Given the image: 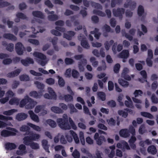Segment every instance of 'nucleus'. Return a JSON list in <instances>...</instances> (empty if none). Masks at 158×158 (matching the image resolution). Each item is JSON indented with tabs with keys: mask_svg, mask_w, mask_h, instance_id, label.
Listing matches in <instances>:
<instances>
[{
	"mask_svg": "<svg viewBox=\"0 0 158 158\" xmlns=\"http://www.w3.org/2000/svg\"><path fill=\"white\" fill-rule=\"evenodd\" d=\"M17 110L15 109H12L7 111H4L3 114L7 116H10L13 114L14 113L17 112Z\"/></svg>",
	"mask_w": 158,
	"mask_h": 158,
	"instance_id": "31",
	"label": "nucleus"
},
{
	"mask_svg": "<svg viewBox=\"0 0 158 158\" xmlns=\"http://www.w3.org/2000/svg\"><path fill=\"white\" fill-rule=\"evenodd\" d=\"M33 15L35 17L40 19H43L45 16L43 13L40 11L36 10L33 11L32 12Z\"/></svg>",
	"mask_w": 158,
	"mask_h": 158,
	"instance_id": "16",
	"label": "nucleus"
},
{
	"mask_svg": "<svg viewBox=\"0 0 158 158\" xmlns=\"http://www.w3.org/2000/svg\"><path fill=\"white\" fill-rule=\"evenodd\" d=\"M128 130L130 131V133H131L132 135L135 136V129L132 125H130L129 126Z\"/></svg>",
	"mask_w": 158,
	"mask_h": 158,
	"instance_id": "63",
	"label": "nucleus"
},
{
	"mask_svg": "<svg viewBox=\"0 0 158 158\" xmlns=\"http://www.w3.org/2000/svg\"><path fill=\"white\" fill-rule=\"evenodd\" d=\"M51 110L52 112L56 114H62L63 112L62 110L60 107L56 106L52 107Z\"/></svg>",
	"mask_w": 158,
	"mask_h": 158,
	"instance_id": "24",
	"label": "nucleus"
},
{
	"mask_svg": "<svg viewBox=\"0 0 158 158\" xmlns=\"http://www.w3.org/2000/svg\"><path fill=\"white\" fill-rule=\"evenodd\" d=\"M81 151L83 153L85 154L89 157L90 158L92 157V154L89 152V151L87 150L85 148H82L81 149Z\"/></svg>",
	"mask_w": 158,
	"mask_h": 158,
	"instance_id": "53",
	"label": "nucleus"
},
{
	"mask_svg": "<svg viewBox=\"0 0 158 158\" xmlns=\"http://www.w3.org/2000/svg\"><path fill=\"white\" fill-rule=\"evenodd\" d=\"M19 78L22 81H28L30 80L29 76L25 74H23L20 76Z\"/></svg>",
	"mask_w": 158,
	"mask_h": 158,
	"instance_id": "39",
	"label": "nucleus"
},
{
	"mask_svg": "<svg viewBox=\"0 0 158 158\" xmlns=\"http://www.w3.org/2000/svg\"><path fill=\"white\" fill-rule=\"evenodd\" d=\"M152 102L153 103L157 104L158 103V98L156 97L154 94H153L151 97Z\"/></svg>",
	"mask_w": 158,
	"mask_h": 158,
	"instance_id": "59",
	"label": "nucleus"
},
{
	"mask_svg": "<svg viewBox=\"0 0 158 158\" xmlns=\"http://www.w3.org/2000/svg\"><path fill=\"white\" fill-rule=\"evenodd\" d=\"M18 149L19 150L16 151V153L18 155L22 156L27 153L26 147L23 144L20 145L19 146Z\"/></svg>",
	"mask_w": 158,
	"mask_h": 158,
	"instance_id": "9",
	"label": "nucleus"
},
{
	"mask_svg": "<svg viewBox=\"0 0 158 158\" xmlns=\"http://www.w3.org/2000/svg\"><path fill=\"white\" fill-rule=\"evenodd\" d=\"M29 146H30L32 149H38L39 148V144L37 143H35L33 142H31Z\"/></svg>",
	"mask_w": 158,
	"mask_h": 158,
	"instance_id": "52",
	"label": "nucleus"
},
{
	"mask_svg": "<svg viewBox=\"0 0 158 158\" xmlns=\"http://www.w3.org/2000/svg\"><path fill=\"white\" fill-rule=\"evenodd\" d=\"M66 117L64 118H58L56 119L59 126L62 129L69 130L70 129L71 127L68 123L67 116L65 115Z\"/></svg>",
	"mask_w": 158,
	"mask_h": 158,
	"instance_id": "1",
	"label": "nucleus"
},
{
	"mask_svg": "<svg viewBox=\"0 0 158 158\" xmlns=\"http://www.w3.org/2000/svg\"><path fill=\"white\" fill-rule=\"evenodd\" d=\"M16 134L14 132L6 130H3L1 132V135L3 137H6L10 136H14Z\"/></svg>",
	"mask_w": 158,
	"mask_h": 158,
	"instance_id": "11",
	"label": "nucleus"
},
{
	"mask_svg": "<svg viewBox=\"0 0 158 158\" xmlns=\"http://www.w3.org/2000/svg\"><path fill=\"white\" fill-rule=\"evenodd\" d=\"M57 77L58 78V83L59 86L60 87H63L65 85V82L63 79L60 76H58Z\"/></svg>",
	"mask_w": 158,
	"mask_h": 158,
	"instance_id": "38",
	"label": "nucleus"
},
{
	"mask_svg": "<svg viewBox=\"0 0 158 158\" xmlns=\"http://www.w3.org/2000/svg\"><path fill=\"white\" fill-rule=\"evenodd\" d=\"M29 95L31 97H33L34 98H40L41 95L39 94L37 92L35 91L31 92L29 94Z\"/></svg>",
	"mask_w": 158,
	"mask_h": 158,
	"instance_id": "42",
	"label": "nucleus"
},
{
	"mask_svg": "<svg viewBox=\"0 0 158 158\" xmlns=\"http://www.w3.org/2000/svg\"><path fill=\"white\" fill-rule=\"evenodd\" d=\"M21 63L24 66H27L29 64H33L34 61L30 57H27L25 59H22L21 60Z\"/></svg>",
	"mask_w": 158,
	"mask_h": 158,
	"instance_id": "13",
	"label": "nucleus"
},
{
	"mask_svg": "<svg viewBox=\"0 0 158 158\" xmlns=\"http://www.w3.org/2000/svg\"><path fill=\"white\" fill-rule=\"evenodd\" d=\"M28 41L29 43L36 45H38L39 44V41L36 39H28Z\"/></svg>",
	"mask_w": 158,
	"mask_h": 158,
	"instance_id": "61",
	"label": "nucleus"
},
{
	"mask_svg": "<svg viewBox=\"0 0 158 158\" xmlns=\"http://www.w3.org/2000/svg\"><path fill=\"white\" fill-rule=\"evenodd\" d=\"M56 30L52 29L51 31V32L53 35L56 36H60L61 33L58 31H59L61 32H64L65 31V29L64 27H55Z\"/></svg>",
	"mask_w": 158,
	"mask_h": 158,
	"instance_id": "8",
	"label": "nucleus"
},
{
	"mask_svg": "<svg viewBox=\"0 0 158 158\" xmlns=\"http://www.w3.org/2000/svg\"><path fill=\"white\" fill-rule=\"evenodd\" d=\"M16 147V145L14 143L7 142L5 144V148L7 151H10L15 149Z\"/></svg>",
	"mask_w": 158,
	"mask_h": 158,
	"instance_id": "12",
	"label": "nucleus"
},
{
	"mask_svg": "<svg viewBox=\"0 0 158 158\" xmlns=\"http://www.w3.org/2000/svg\"><path fill=\"white\" fill-rule=\"evenodd\" d=\"M69 121L72 128L74 130H77V127L73 120L70 117H69Z\"/></svg>",
	"mask_w": 158,
	"mask_h": 158,
	"instance_id": "51",
	"label": "nucleus"
},
{
	"mask_svg": "<svg viewBox=\"0 0 158 158\" xmlns=\"http://www.w3.org/2000/svg\"><path fill=\"white\" fill-rule=\"evenodd\" d=\"M27 125L30 127H31L34 130L40 131H41V128L39 126L36 125L31 123H28Z\"/></svg>",
	"mask_w": 158,
	"mask_h": 158,
	"instance_id": "37",
	"label": "nucleus"
},
{
	"mask_svg": "<svg viewBox=\"0 0 158 158\" xmlns=\"http://www.w3.org/2000/svg\"><path fill=\"white\" fill-rule=\"evenodd\" d=\"M48 92L49 94L46 93L44 95L45 98L49 99H53L56 100L57 99V95L51 88H49Z\"/></svg>",
	"mask_w": 158,
	"mask_h": 158,
	"instance_id": "4",
	"label": "nucleus"
},
{
	"mask_svg": "<svg viewBox=\"0 0 158 158\" xmlns=\"http://www.w3.org/2000/svg\"><path fill=\"white\" fill-rule=\"evenodd\" d=\"M94 14L98 15L102 17H105L106 15V14L102 11L97 10L94 9L93 10Z\"/></svg>",
	"mask_w": 158,
	"mask_h": 158,
	"instance_id": "33",
	"label": "nucleus"
},
{
	"mask_svg": "<svg viewBox=\"0 0 158 158\" xmlns=\"http://www.w3.org/2000/svg\"><path fill=\"white\" fill-rule=\"evenodd\" d=\"M108 123L110 126H114L116 124V121L113 118H111L110 119L107 120Z\"/></svg>",
	"mask_w": 158,
	"mask_h": 158,
	"instance_id": "54",
	"label": "nucleus"
},
{
	"mask_svg": "<svg viewBox=\"0 0 158 158\" xmlns=\"http://www.w3.org/2000/svg\"><path fill=\"white\" fill-rule=\"evenodd\" d=\"M141 115L147 118L150 119H152L153 116L152 114L149 113L145 112H141Z\"/></svg>",
	"mask_w": 158,
	"mask_h": 158,
	"instance_id": "34",
	"label": "nucleus"
},
{
	"mask_svg": "<svg viewBox=\"0 0 158 158\" xmlns=\"http://www.w3.org/2000/svg\"><path fill=\"white\" fill-rule=\"evenodd\" d=\"M27 96L26 98L22 99L20 102L19 104V106L21 108L23 107L24 106H26L27 104Z\"/></svg>",
	"mask_w": 158,
	"mask_h": 158,
	"instance_id": "43",
	"label": "nucleus"
},
{
	"mask_svg": "<svg viewBox=\"0 0 158 158\" xmlns=\"http://www.w3.org/2000/svg\"><path fill=\"white\" fill-rule=\"evenodd\" d=\"M145 127L144 125H141L139 128V132L140 134L142 135L145 132Z\"/></svg>",
	"mask_w": 158,
	"mask_h": 158,
	"instance_id": "60",
	"label": "nucleus"
},
{
	"mask_svg": "<svg viewBox=\"0 0 158 158\" xmlns=\"http://www.w3.org/2000/svg\"><path fill=\"white\" fill-rule=\"evenodd\" d=\"M45 11L48 15V19L49 21H54L58 19V17L57 15L54 14V11H49L48 9L46 8L45 10Z\"/></svg>",
	"mask_w": 158,
	"mask_h": 158,
	"instance_id": "3",
	"label": "nucleus"
},
{
	"mask_svg": "<svg viewBox=\"0 0 158 158\" xmlns=\"http://www.w3.org/2000/svg\"><path fill=\"white\" fill-rule=\"evenodd\" d=\"M23 140L24 144L27 146H29L33 142L30 135L25 136L23 138Z\"/></svg>",
	"mask_w": 158,
	"mask_h": 158,
	"instance_id": "22",
	"label": "nucleus"
},
{
	"mask_svg": "<svg viewBox=\"0 0 158 158\" xmlns=\"http://www.w3.org/2000/svg\"><path fill=\"white\" fill-rule=\"evenodd\" d=\"M72 155L74 158H80V153L77 149H75L72 153Z\"/></svg>",
	"mask_w": 158,
	"mask_h": 158,
	"instance_id": "49",
	"label": "nucleus"
},
{
	"mask_svg": "<svg viewBox=\"0 0 158 158\" xmlns=\"http://www.w3.org/2000/svg\"><path fill=\"white\" fill-rule=\"evenodd\" d=\"M69 132L73 138L75 143L77 144L78 143H79V140L77 134L73 130H70Z\"/></svg>",
	"mask_w": 158,
	"mask_h": 158,
	"instance_id": "25",
	"label": "nucleus"
},
{
	"mask_svg": "<svg viewBox=\"0 0 158 158\" xmlns=\"http://www.w3.org/2000/svg\"><path fill=\"white\" fill-rule=\"evenodd\" d=\"M34 56L41 60H45L46 59V56L43 54L37 52H35L33 53Z\"/></svg>",
	"mask_w": 158,
	"mask_h": 158,
	"instance_id": "23",
	"label": "nucleus"
},
{
	"mask_svg": "<svg viewBox=\"0 0 158 158\" xmlns=\"http://www.w3.org/2000/svg\"><path fill=\"white\" fill-rule=\"evenodd\" d=\"M125 105L128 108H132L133 107V104L132 101H128L126 100L125 101Z\"/></svg>",
	"mask_w": 158,
	"mask_h": 158,
	"instance_id": "64",
	"label": "nucleus"
},
{
	"mask_svg": "<svg viewBox=\"0 0 158 158\" xmlns=\"http://www.w3.org/2000/svg\"><path fill=\"white\" fill-rule=\"evenodd\" d=\"M0 119L7 121L8 120H12L13 119V118L11 117L6 116L2 114H0Z\"/></svg>",
	"mask_w": 158,
	"mask_h": 158,
	"instance_id": "47",
	"label": "nucleus"
},
{
	"mask_svg": "<svg viewBox=\"0 0 158 158\" xmlns=\"http://www.w3.org/2000/svg\"><path fill=\"white\" fill-rule=\"evenodd\" d=\"M14 48V45L13 43H9L8 44L6 48V49L10 52H12L13 51Z\"/></svg>",
	"mask_w": 158,
	"mask_h": 158,
	"instance_id": "57",
	"label": "nucleus"
},
{
	"mask_svg": "<svg viewBox=\"0 0 158 158\" xmlns=\"http://www.w3.org/2000/svg\"><path fill=\"white\" fill-rule=\"evenodd\" d=\"M92 6L94 7L95 8L99 9L101 10L102 9V6L99 3L95 2H92Z\"/></svg>",
	"mask_w": 158,
	"mask_h": 158,
	"instance_id": "50",
	"label": "nucleus"
},
{
	"mask_svg": "<svg viewBox=\"0 0 158 158\" xmlns=\"http://www.w3.org/2000/svg\"><path fill=\"white\" fill-rule=\"evenodd\" d=\"M30 136L33 141L38 139L40 137V135L36 133H31L30 134Z\"/></svg>",
	"mask_w": 158,
	"mask_h": 158,
	"instance_id": "44",
	"label": "nucleus"
},
{
	"mask_svg": "<svg viewBox=\"0 0 158 158\" xmlns=\"http://www.w3.org/2000/svg\"><path fill=\"white\" fill-rule=\"evenodd\" d=\"M118 82L120 85L124 87H128L129 85V82L122 79H119Z\"/></svg>",
	"mask_w": 158,
	"mask_h": 158,
	"instance_id": "32",
	"label": "nucleus"
},
{
	"mask_svg": "<svg viewBox=\"0 0 158 158\" xmlns=\"http://www.w3.org/2000/svg\"><path fill=\"white\" fill-rule=\"evenodd\" d=\"M20 100L15 98H11L9 101V104L10 105H18L20 102Z\"/></svg>",
	"mask_w": 158,
	"mask_h": 158,
	"instance_id": "27",
	"label": "nucleus"
},
{
	"mask_svg": "<svg viewBox=\"0 0 158 158\" xmlns=\"http://www.w3.org/2000/svg\"><path fill=\"white\" fill-rule=\"evenodd\" d=\"M15 50L16 51L19 55H22L23 54V49H24V48L23 44L20 42L17 43L15 45Z\"/></svg>",
	"mask_w": 158,
	"mask_h": 158,
	"instance_id": "10",
	"label": "nucleus"
},
{
	"mask_svg": "<svg viewBox=\"0 0 158 158\" xmlns=\"http://www.w3.org/2000/svg\"><path fill=\"white\" fill-rule=\"evenodd\" d=\"M46 123L52 128H55L56 126V124L54 120L49 119L46 121Z\"/></svg>",
	"mask_w": 158,
	"mask_h": 158,
	"instance_id": "30",
	"label": "nucleus"
},
{
	"mask_svg": "<svg viewBox=\"0 0 158 158\" xmlns=\"http://www.w3.org/2000/svg\"><path fill=\"white\" fill-rule=\"evenodd\" d=\"M147 151L149 153L153 155L156 154L157 152L156 147L153 145L149 146L147 149Z\"/></svg>",
	"mask_w": 158,
	"mask_h": 158,
	"instance_id": "21",
	"label": "nucleus"
},
{
	"mask_svg": "<svg viewBox=\"0 0 158 158\" xmlns=\"http://www.w3.org/2000/svg\"><path fill=\"white\" fill-rule=\"evenodd\" d=\"M129 55V51L127 50H123L118 55L119 57L123 58H127Z\"/></svg>",
	"mask_w": 158,
	"mask_h": 158,
	"instance_id": "18",
	"label": "nucleus"
},
{
	"mask_svg": "<svg viewBox=\"0 0 158 158\" xmlns=\"http://www.w3.org/2000/svg\"><path fill=\"white\" fill-rule=\"evenodd\" d=\"M120 135L124 138H127L130 135V131L127 128L123 129L120 130L119 132Z\"/></svg>",
	"mask_w": 158,
	"mask_h": 158,
	"instance_id": "14",
	"label": "nucleus"
},
{
	"mask_svg": "<svg viewBox=\"0 0 158 158\" xmlns=\"http://www.w3.org/2000/svg\"><path fill=\"white\" fill-rule=\"evenodd\" d=\"M10 3L7 2H3L2 0H0V7H4L9 6Z\"/></svg>",
	"mask_w": 158,
	"mask_h": 158,
	"instance_id": "58",
	"label": "nucleus"
},
{
	"mask_svg": "<svg viewBox=\"0 0 158 158\" xmlns=\"http://www.w3.org/2000/svg\"><path fill=\"white\" fill-rule=\"evenodd\" d=\"M118 113L120 116H121L125 118H126L128 115V113L127 111H125L122 110H118Z\"/></svg>",
	"mask_w": 158,
	"mask_h": 158,
	"instance_id": "35",
	"label": "nucleus"
},
{
	"mask_svg": "<svg viewBox=\"0 0 158 158\" xmlns=\"http://www.w3.org/2000/svg\"><path fill=\"white\" fill-rule=\"evenodd\" d=\"M27 115L24 113H18L16 115L15 118L19 121H21L25 119L27 117Z\"/></svg>",
	"mask_w": 158,
	"mask_h": 158,
	"instance_id": "15",
	"label": "nucleus"
},
{
	"mask_svg": "<svg viewBox=\"0 0 158 158\" xmlns=\"http://www.w3.org/2000/svg\"><path fill=\"white\" fill-rule=\"evenodd\" d=\"M114 43V41L113 40H111L109 42L106 41L104 44L106 50L107 51L108 50L111 46Z\"/></svg>",
	"mask_w": 158,
	"mask_h": 158,
	"instance_id": "29",
	"label": "nucleus"
},
{
	"mask_svg": "<svg viewBox=\"0 0 158 158\" xmlns=\"http://www.w3.org/2000/svg\"><path fill=\"white\" fill-rule=\"evenodd\" d=\"M120 65L119 64L117 63L116 64L114 67L113 70L114 73H119Z\"/></svg>",
	"mask_w": 158,
	"mask_h": 158,
	"instance_id": "48",
	"label": "nucleus"
},
{
	"mask_svg": "<svg viewBox=\"0 0 158 158\" xmlns=\"http://www.w3.org/2000/svg\"><path fill=\"white\" fill-rule=\"evenodd\" d=\"M3 37L13 41H15L17 40L16 37L11 33H5L3 35Z\"/></svg>",
	"mask_w": 158,
	"mask_h": 158,
	"instance_id": "17",
	"label": "nucleus"
},
{
	"mask_svg": "<svg viewBox=\"0 0 158 158\" xmlns=\"http://www.w3.org/2000/svg\"><path fill=\"white\" fill-rule=\"evenodd\" d=\"M32 120L36 122H39V119L38 116L35 114L32 110H29L28 112Z\"/></svg>",
	"mask_w": 158,
	"mask_h": 158,
	"instance_id": "19",
	"label": "nucleus"
},
{
	"mask_svg": "<svg viewBox=\"0 0 158 158\" xmlns=\"http://www.w3.org/2000/svg\"><path fill=\"white\" fill-rule=\"evenodd\" d=\"M59 98L60 99H64L66 102H70L73 100V96L69 94H68L64 95L63 97L62 95L59 96Z\"/></svg>",
	"mask_w": 158,
	"mask_h": 158,
	"instance_id": "20",
	"label": "nucleus"
},
{
	"mask_svg": "<svg viewBox=\"0 0 158 158\" xmlns=\"http://www.w3.org/2000/svg\"><path fill=\"white\" fill-rule=\"evenodd\" d=\"M122 33L123 35H124L123 34H125V37L130 41H131L132 40L133 38L132 36L126 33L124 30V31L122 30Z\"/></svg>",
	"mask_w": 158,
	"mask_h": 158,
	"instance_id": "55",
	"label": "nucleus"
},
{
	"mask_svg": "<svg viewBox=\"0 0 158 158\" xmlns=\"http://www.w3.org/2000/svg\"><path fill=\"white\" fill-rule=\"evenodd\" d=\"M128 3L129 4V7L132 9H134L136 6V3L134 1H132L131 0H128Z\"/></svg>",
	"mask_w": 158,
	"mask_h": 158,
	"instance_id": "56",
	"label": "nucleus"
},
{
	"mask_svg": "<svg viewBox=\"0 0 158 158\" xmlns=\"http://www.w3.org/2000/svg\"><path fill=\"white\" fill-rule=\"evenodd\" d=\"M81 62L78 64V68L80 72H83L84 70V68L82 65V64H85L87 63V61L86 59H83L81 60Z\"/></svg>",
	"mask_w": 158,
	"mask_h": 158,
	"instance_id": "26",
	"label": "nucleus"
},
{
	"mask_svg": "<svg viewBox=\"0 0 158 158\" xmlns=\"http://www.w3.org/2000/svg\"><path fill=\"white\" fill-rule=\"evenodd\" d=\"M98 97L102 101H104L106 100V95L104 93L100 92L98 93Z\"/></svg>",
	"mask_w": 158,
	"mask_h": 158,
	"instance_id": "40",
	"label": "nucleus"
},
{
	"mask_svg": "<svg viewBox=\"0 0 158 158\" xmlns=\"http://www.w3.org/2000/svg\"><path fill=\"white\" fill-rule=\"evenodd\" d=\"M74 62V60L71 58H66L65 59V62L67 65L72 64Z\"/></svg>",
	"mask_w": 158,
	"mask_h": 158,
	"instance_id": "62",
	"label": "nucleus"
},
{
	"mask_svg": "<svg viewBox=\"0 0 158 158\" xmlns=\"http://www.w3.org/2000/svg\"><path fill=\"white\" fill-rule=\"evenodd\" d=\"M90 61L92 63L93 66L94 67H97L98 65V61L96 60V58L94 57H90Z\"/></svg>",
	"mask_w": 158,
	"mask_h": 158,
	"instance_id": "36",
	"label": "nucleus"
},
{
	"mask_svg": "<svg viewBox=\"0 0 158 158\" xmlns=\"http://www.w3.org/2000/svg\"><path fill=\"white\" fill-rule=\"evenodd\" d=\"M42 146L45 151L49 152L48 141L45 139H43L42 141Z\"/></svg>",
	"mask_w": 158,
	"mask_h": 158,
	"instance_id": "28",
	"label": "nucleus"
},
{
	"mask_svg": "<svg viewBox=\"0 0 158 158\" xmlns=\"http://www.w3.org/2000/svg\"><path fill=\"white\" fill-rule=\"evenodd\" d=\"M94 139L96 141L97 144L98 145H101L103 142L105 141L104 136L102 135L100 136L98 133H96L94 136Z\"/></svg>",
	"mask_w": 158,
	"mask_h": 158,
	"instance_id": "5",
	"label": "nucleus"
},
{
	"mask_svg": "<svg viewBox=\"0 0 158 158\" xmlns=\"http://www.w3.org/2000/svg\"><path fill=\"white\" fill-rule=\"evenodd\" d=\"M138 14L139 16H142L144 13V9L143 7L141 5H139L138 9Z\"/></svg>",
	"mask_w": 158,
	"mask_h": 158,
	"instance_id": "41",
	"label": "nucleus"
},
{
	"mask_svg": "<svg viewBox=\"0 0 158 158\" xmlns=\"http://www.w3.org/2000/svg\"><path fill=\"white\" fill-rule=\"evenodd\" d=\"M27 98L28 101H27V105L25 106L26 108L27 109H32L36 104L35 102L33 99L28 96H27Z\"/></svg>",
	"mask_w": 158,
	"mask_h": 158,
	"instance_id": "6",
	"label": "nucleus"
},
{
	"mask_svg": "<svg viewBox=\"0 0 158 158\" xmlns=\"http://www.w3.org/2000/svg\"><path fill=\"white\" fill-rule=\"evenodd\" d=\"M78 39L81 41V45L83 48L87 49L89 48V45L85 38L83 37L82 36L80 35L78 37Z\"/></svg>",
	"mask_w": 158,
	"mask_h": 158,
	"instance_id": "7",
	"label": "nucleus"
},
{
	"mask_svg": "<svg viewBox=\"0 0 158 158\" xmlns=\"http://www.w3.org/2000/svg\"><path fill=\"white\" fill-rule=\"evenodd\" d=\"M125 11V9L118 7L116 9H114L112 10V12L114 16L118 17L119 19L122 20L123 18V15L124 14Z\"/></svg>",
	"mask_w": 158,
	"mask_h": 158,
	"instance_id": "2",
	"label": "nucleus"
},
{
	"mask_svg": "<svg viewBox=\"0 0 158 158\" xmlns=\"http://www.w3.org/2000/svg\"><path fill=\"white\" fill-rule=\"evenodd\" d=\"M34 84L36 85L37 88L40 90H42L44 88V85L38 81L35 82Z\"/></svg>",
	"mask_w": 158,
	"mask_h": 158,
	"instance_id": "45",
	"label": "nucleus"
},
{
	"mask_svg": "<svg viewBox=\"0 0 158 158\" xmlns=\"http://www.w3.org/2000/svg\"><path fill=\"white\" fill-rule=\"evenodd\" d=\"M16 16L17 18L22 19H25L27 18L26 15L21 12L18 13L16 15Z\"/></svg>",
	"mask_w": 158,
	"mask_h": 158,
	"instance_id": "46",
	"label": "nucleus"
}]
</instances>
